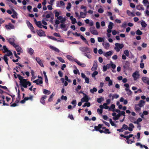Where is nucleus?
<instances>
[{
    "mask_svg": "<svg viewBox=\"0 0 149 149\" xmlns=\"http://www.w3.org/2000/svg\"><path fill=\"white\" fill-rule=\"evenodd\" d=\"M17 77L20 80L19 82L21 85L24 88H26L27 87V80L23 78V77L19 74H17Z\"/></svg>",
    "mask_w": 149,
    "mask_h": 149,
    "instance_id": "f257e3e1",
    "label": "nucleus"
},
{
    "mask_svg": "<svg viewBox=\"0 0 149 149\" xmlns=\"http://www.w3.org/2000/svg\"><path fill=\"white\" fill-rule=\"evenodd\" d=\"M116 47L114 49L116 52H119L120 51V49H122L124 47V45L123 44H120L119 43H116L115 44Z\"/></svg>",
    "mask_w": 149,
    "mask_h": 149,
    "instance_id": "f03ea898",
    "label": "nucleus"
},
{
    "mask_svg": "<svg viewBox=\"0 0 149 149\" xmlns=\"http://www.w3.org/2000/svg\"><path fill=\"white\" fill-rule=\"evenodd\" d=\"M124 86L126 87L125 89V90L127 92V94L129 95H131L132 94V92L129 89V85L128 84L126 83L124 85Z\"/></svg>",
    "mask_w": 149,
    "mask_h": 149,
    "instance_id": "7ed1b4c3",
    "label": "nucleus"
},
{
    "mask_svg": "<svg viewBox=\"0 0 149 149\" xmlns=\"http://www.w3.org/2000/svg\"><path fill=\"white\" fill-rule=\"evenodd\" d=\"M90 31L91 33L93 34L94 35H98V31L95 29L94 27H91L89 28Z\"/></svg>",
    "mask_w": 149,
    "mask_h": 149,
    "instance_id": "20e7f679",
    "label": "nucleus"
},
{
    "mask_svg": "<svg viewBox=\"0 0 149 149\" xmlns=\"http://www.w3.org/2000/svg\"><path fill=\"white\" fill-rule=\"evenodd\" d=\"M79 49L81 51L85 53H89L90 52L89 48L87 47H81L79 48Z\"/></svg>",
    "mask_w": 149,
    "mask_h": 149,
    "instance_id": "39448f33",
    "label": "nucleus"
},
{
    "mask_svg": "<svg viewBox=\"0 0 149 149\" xmlns=\"http://www.w3.org/2000/svg\"><path fill=\"white\" fill-rule=\"evenodd\" d=\"M132 76L134 78V80H136L138 79L139 77V72L137 71H136L134 73H133Z\"/></svg>",
    "mask_w": 149,
    "mask_h": 149,
    "instance_id": "423d86ee",
    "label": "nucleus"
},
{
    "mask_svg": "<svg viewBox=\"0 0 149 149\" xmlns=\"http://www.w3.org/2000/svg\"><path fill=\"white\" fill-rule=\"evenodd\" d=\"M27 24L28 27L29 28L31 31L33 33H35V32L34 31V28L32 24L29 21H28L27 22Z\"/></svg>",
    "mask_w": 149,
    "mask_h": 149,
    "instance_id": "0eeeda50",
    "label": "nucleus"
},
{
    "mask_svg": "<svg viewBox=\"0 0 149 149\" xmlns=\"http://www.w3.org/2000/svg\"><path fill=\"white\" fill-rule=\"evenodd\" d=\"M113 24L112 22H110L109 23L108 25V28L107 30V33H110L111 32V29L113 28Z\"/></svg>",
    "mask_w": 149,
    "mask_h": 149,
    "instance_id": "6e6552de",
    "label": "nucleus"
},
{
    "mask_svg": "<svg viewBox=\"0 0 149 149\" xmlns=\"http://www.w3.org/2000/svg\"><path fill=\"white\" fill-rule=\"evenodd\" d=\"M5 27L7 29L10 30L11 29H14L15 28L14 26L10 23H9L8 24H6Z\"/></svg>",
    "mask_w": 149,
    "mask_h": 149,
    "instance_id": "1a4fd4ad",
    "label": "nucleus"
},
{
    "mask_svg": "<svg viewBox=\"0 0 149 149\" xmlns=\"http://www.w3.org/2000/svg\"><path fill=\"white\" fill-rule=\"evenodd\" d=\"M36 32L38 35L40 37L42 36H46L45 32L42 30H37Z\"/></svg>",
    "mask_w": 149,
    "mask_h": 149,
    "instance_id": "9d476101",
    "label": "nucleus"
},
{
    "mask_svg": "<svg viewBox=\"0 0 149 149\" xmlns=\"http://www.w3.org/2000/svg\"><path fill=\"white\" fill-rule=\"evenodd\" d=\"M97 61H94L93 66L91 68V70L93 71H95L97 70Z\"/></svg>",
    "mask_w": 149,
    "mask_h": 149,
    "instance_id": "9b49d317",
    "label": "nucleus"
},
{
    "mask_svg": "<svg viewBox=\"0 0 149 149\" xmlns=\"http://www.w3.org/2000/svg\"><path fill=\"white\" fill-rule=\"evenodd\" d=\"M84 95V97L81 99V101L83 102H88L89 100L88 96L86 94Z\"/></svg>",
    "mask_w": 149,
    "mask_h": 149,
    "instance_id": "f8f14e48",
    "label": "nucleus"
},
{
    "mask_svg": "<svg viewBox=\"0 0 149 149\" xmlns=\"http://www.w3.org/2000/svg\"><path fill=\"white\" fill-rule=\"evenodd\" d=\"M74 61L77 63L78 65L81 67H85L86 66V65L84 63H81L80 62L78 61L77 59H74Z\"/></svg>",
    "mask_w": 149,
    "mask_h": 149,
    "instance_id": "ddd939ff",
    "label": "nucleus"
},
{
    "mask_svg": "<svg viewBox=\"0 0 149 149\" xmlns=\"http://www.w3.org/2000/svg\"><path fill=\"white\" fill-rule=\"evenodd\" d=\"M15 40L13 38H10L8 40L9 43L13 46L15 45V44L14 43Z\"/></svg>",
    "mask_w": 149,
    "mask_h": 149,
    "instance_id": "4468645a",
    "label": "nucleus"
},
{
    "mask_svg": "<svg viewBox=\"0 0 149 149\" xmlns=\"http://www.w3.org/2000/svg\"><path fill=\"white\" fill-rule=\"evenodd\" d=\"M47 97V96L44 95L41 98L40 100V102L43 104L44 105L45 104V99H46Z\"/></svg>",
    "mask_w": 149,
    "mask_h": 149,
    "instance_id": "2eb2a0df",
    "label": "nucleus"
},
{
    "mask_svg": "<svg viewBox=\"0 0 149 149\" xmlns=\"http://www.w3.org/2000/svg\"><path fill=\"white\" fill-rule=\"evenodd\" d=\"M36 60L38 63L42 67H44V66L42 63V62L40 59L38 57H36Z\"/></svg>",
    "mask_w": 149,
    "mask_h": 149,
    "instance_id": "dca6fc26",
    "label": "nucleus"
},
{
    "mask_svg": "<svg viewBox=\"0 0 149 149\" xmlns=\"http://www.w3.org/2000/svg\"><path fill=\"white\" fill-rule=\"evenodd\" d=\"M142 79L144 83H146L148 85H149V79L147 77H142Z\"/></svg>",
    "mask_w": 149,
    "mask_h": 149,
    "instance_id": "f3484780",
    "label": "nucleus"
},
{
    "mask_svg": "<svg viewBox=\"0 0 149 149\" xmlns=\"http://www.w3.org/2000/svg\"><path fill=\"white\" fill-rule=\"evenodd\" d=\"M136 8L138 10H144V8L143 6L142 5L139 4L137 5L136 6Z\"/></svg>",
    "mask_w": 149,
    "mask_h": 149,
    "instance_id": "a211bd4d",
    "label": "nucleus"
},
{
    "mask_svg": "<svg viewBox=\"0 0 149 149\" xmlns=\"http://www.w3.org/2000/svg\"><path fill=\"white\" fill-rule=\"evenodd\" d=\"M33 82L36 83L37 85H40L43 83V81L42 80H39V79H37L33 81Z\"/></svg>",
    "mask_w": 149,
    "mask_h": 149,
    "instance_id": "6ab92c4d",
    "label": "nucleus"
},
{
    "mask_svg": "<svg viewBox=\"0 0 149 149\" xmlns=\"http://www.w3.org/2000/svg\"><path fill=\"white\" fill-rule=\"evenodd\" d=\"M49 47L50 48V49H52V50L55 51L56 52L59 53L60 52L59 50L57 48H56V47H55L52 45L49 46Z\"/></svg>",
    "mask_w": 149,
    "mask_h": 149,
    "instance_id": "aec40b11",
    "label": "nucleus"
},
{
    "mask_svg": "<svg viewBox=\"0 0 149 149\" xmlns=\"http://www.w3.org/2000/svg\"><path fill=\"white\" fill-rule=\"evenodd\" d=\"M15 47L16 50L17 52H22L21 50H22L21 47L18 45H16V44L15 46H13Z\"/></svg>",
    "mask_w": 149,
    "mask_h": 149,
    "instance_id": "412c9836",
    "label": "nucleus"
},
{
    "mask_svg": "<svg viewBox=\"0 0 149 149\" xmlns=\"http://www.w3.org/2000/svg\"><path fill=\"white\" fill-rule=\"evenodd\" d=\"M113 52L112 51L107 52L106 53L104 54V56L106 57L110 56L113 54Z\"/></svg>",
    "mask_w": 149,
    "mask_h": 149,
    "instance_id": "4be33fe9",
    "label": "nucleus"
},
{
    "mask_svg": "<svg viewBox=\"0 0 149 149\" xmlns=\"http://www.w3.org/2000/svg\"><path fill=\"white\" fill-rule=\"evenodd\" d=\"M102 45L104 46V48L107 49H109V48L110 46L109 43L106 42H103L102 43Z\"/></svg>",
    "mask_w": 149,
    "mask_h": 149,
    "instance_id": "5701e85b",
    "label": "nucleus"
},
{
    "mask_svg": "<svg viewBox=\"0 0 149 149\" xmlns=\"http://www.w3.org/2000/svg\"><path fill=\"white\" fill-rule=\"evenodd\" d=\"M141 107H140L137 104H136L135 106V110L136 112L140 111L141 110Z\"/></svg>",
    "mask_w": 149,
    "mask_h": 149,
    "instance_id": "b1692460",
    "label": "nucleus"
},
{
    "mask_svg": "<svg viewBox=\"0 0 149 149\" xmlns=\"http://www.w3.org/2000/svg\"><path fill=\"white\" fill-rule=\"evenodd\" d=\"M145 102L144 101L141 100H140L139 103L137 104L140 107H142L144 106Z\"/></svg>",
    "mask_w": 149,
    "mask_h": 149,
    "instance_id": "393cba45",
    "label": "nucleus"
},
{
    "mask_svg": "<svg viewBox=\"0 0 149 149\" xmlns=\"http://www.w3.org/2000/svg\"><path fill=\"white\" fill-rule=\"evenodd\" d=\"M87 14V13H83L82 12H80V17H81L82 18H84L86 17V16Z\"/></svg>",
    "mask_w": 149,
    "mask_h": 149,
    "instance_id": "a878e982",
    "label": "nucleus"
},
{
    "mask_svg": "<svg viewBox=\"0 0 149 149\" xmlns=\"http://www.w3.org/2000/svg\"><path fill=\"white\" fill-rule=\"evenodd\" d=\"M3 49H1V50L3 51L4 50V51L3 52V53H5L8 51V49L7 48L6 46L4 45L3 46Z\"/></svg>",
    "mask_w": 149,
    "mask_h": 149,
    "instance_id": "bb28decb",
    "label": "nucleus"
},
{
    "mask_svg": "<svg viewBox=\"0 0 149 149\" xmlns=\"http://www.w3.org/2000/svg\"><path fill=\"white\" fill-rule=\"evenodd\" d=\"M27 51L28 53L31 55H32L34 52L33 50L31 48L28 49Z\"/></svg>",
    "mask_w": 149,
    "mask_h": 149,
    "instance_id": "cd10ccee",
    "label": "nucleus"
},
{
    "mask_svg": "<svg viewBox=\"0 0 149 149\" xmlns=\"http://www.w3.org/2000/svg\"><path fill=\"white\" fill-rule=\"evenodd\" d=\"M115 106L114 104H112L111 105L110 107L109 108V111H111L112 110V109H113L112 111H115L114 108H115Z\"/></svg>",
    "mask_w": 149,
    "mask_h": 149,
    "instance_id": "c85d7f7f",
    "label": "nucleus"
},
{
    "mask_svg": "<svg viewBox=\"0 0 149 149\" xmlns=\"http://www.w3.org/2000/svg\"><path fill=\"white\" fill-rule=\"evenodd\" d=\"M43 93L45 94L49 95L50 94L51 92L49 91L46 89H44Z\"/></svg>",
    "mask_w": 149,
    "mask_h": 149,
    "instance_id": "c756f323",
    "label": "nucleus"
},
{
    "mask_svg": "<svg viewBox=\"0 0 149 149\" xmlns=\"http://www.w3.org/2000/svg\"><path fill=\"white\" fill-rule=\"evenodd\" d=\"M47 37H48V38L49 39H52L54 40H55V41H57L58 42H61L62 41H60V40H57V39L55 38H54V37H53V36H47Z\"/></svg>",
    "mask_w": 149,
    "mask_h": 149,
    "instance_id": "7c9ffc66",
    "label": "nucleus"
},
{
    "mask_svg": "<svg viewBox=\"0 0 149 149\" xmlns=\"http://www.w3.org/2000/svg\"><path fill=\"white\" fill-rule=\"evenodd\" d=\"M141 25L143 27L145 28L147 26V24L143 20H142L141 21Z\"/></svg>",
    "mask_w": 149,
    "mask_h": 149,
    "instance_id": "2f4dec72",
    "label": "nucleus"
},
{
    "mask_svg": "<svg viewBox=\"0 0 149 149\" xmlns=\"http://www.w3.org/2000/svg\"><path fill=\"white\" fill-rule=\"evenodd\" d=\"M135 33L137 35L140 36L142 34V32L139 29H138L136 31Z\"/></svg>",
    "mask_w": 149,
    "mask_h": 149,
    "instance_id": "473e14b6",
    "label": "nucleus"
},
{
    "mask_svg": "<svg viewBox=\"0 0 149 149\" xmlns=\"http://www.w3.org/2000/svg\"><path fill=\"white\" fill-rule=\"evenodd\" d=\"M37 26L40 28H42V24L41 21H38V23L36 24Z\"/></svg>",
    "mask_w": 149,
    "mask_h": 149,
    "instance_id": "72a5a7b5",
    "label": "nucleus"
},
{
    "mask_svg": "<svg viewBox=\"0 0 149 149\" xmlns=\"http://www.w3.org/2000/svg\"><path fill=\"white\" fill-rule=\"evenodd\" d=\"M104 100V99L102 97L100 98H97V102L99 103H101L102 101Z\"/></svg>",
    "mask_w": 149,
    "mask_h": 149,
    "instance_id": "f704fd0d",
    "label": "nucleus"
},
{
    "mask_svg": "<svg viewBox=\"0 0 149 149\" xmlns=\"http://www.w3.org/2000/svg\"><path fill=\"white\" fill-rule=\"evenodd\" d=\"M142 120V119L140 118H139L136 121H135L134 122V124H139V123L141 122Z\"/></svg>",
    "mask_w": 149,
    "mask_h": 149,
    "instance_id": "c9c22d12",
    "label": "nucleus"
},
{
    "mask_svg": "<svg viewBox=\"0 0 149 149\" xmlns=\"http://www.w3.org/2000/svg\"><path fill=\"white\" fill-rule=\"evenodd\" d=\"M55 94L54 93H52L50 96V97L48 99V101L50 102L52 101L53 97L55 95Z\"/></svg>",
    "mask_w": 149,
    "mask_h": 149,
    "instance_id": "e433bc0d",
    "label": "nucleus"
},
{
    "mask_svg": "<svg viewBox=\"0 0 149 149\" xmlns=\"http://www.w3.org/2000/svg\"><path fill=\"white\" fill-rule=\"evenodd\" d=\"M33 96L32 95H30L29 97H25V98L26 100V101L28 100H30L31 101H32L33 100Z\"/></svg>",
    "mask_w": 149,
    "mask_h": 149,
    "instance_id": "4c0bfd02",
    "label": "nucleus"
},
{
    "mask_svg": "<svg viewBox=\"0 0 149 149\" xmlns=\"http://www.w3.org/2000/svg\"><path fill=\"white\" fill-rule=\"evenodd\" d=\"M109 122H110V124H111V125L112 126H115V127H116V125L112 121V120L111 119V118L109 119Z\"/></svg>",
    "mask_w": 149,
    "mask_h": 149,
    "instance_id": "58836bf2",
    "label": "nucleus"
},
{
    "mask_svg": "<svg viewBox=\"0 0 149 149\" xmlns=\"http://www.w3.org/2000/svg\"><path fill=\"white\" fill-rule=\"evenodd\" d=\"M66 58L68 60H69L70 61H72L73 60V57L70 55H67L66 56Z\"/></svg>",
    "mask_w": 149,
    "mask_h": 149,
    "instance_id": "ea45409f",
    "label": "nucleus"
},
{
    "mask_svg": "<svg viewBox=\"0 0 149 149\" xmlns=\"http://www.w3.org/2000/svg\"><path fill=\"white\" fill-rule=\"evenodd\" d=\"M71 104L74 105L73 106V108L75 107L77 104V102L76 100H73L71 102Z\"/></svg>",
    "mask_w": 149,
    "mask_h": 149,
    "instance_id": "a19ab883",
    "label": "nucleus"
},
{
    "mask_svg": "<svg viewBox=\"0 0 149 149\" xmlns=\"http://www.w3.org/2000/svg\"><path fill=\"white\" fill-rule=\"evenodd\" d=\"M97 91V89L95 87H94L93 89H91L90 90V92L92 93H93L94 92H96Z\"/></svg>",
    "mask_w": 149,
    "mask_h": 149,
    "instance_id": "79ce46f5",
    "label": "nucleus"
},
{
    "mask_svg": "<svg viewBox=\"0 0 149 149\" xmlns=\"http://www.w3.org/2000/svg\"><path fill=\"white\" fill-rule=\"evenodd\" d=\"M11 17L13 18H17V13L15 11H14L13 12V14L11 15Z\"/></svg>",
    "mask_w": 149,
    "mask_h": 149,
    "instance_id": "37998d69",
    "label": "nucleus"
},
{
    "mask_svg": "<svg viewBox=\"0 0 149 149\" xmlns=\"http://www.w3.org/2000/svg\"><path fill=\"white\" fill-rule=\"evenodd\" d=\"M7 53L6 54H5L4 55H6V56H10L13 55V54L12 52L10 50H8V52H7Z\"/></svg>",
    "mask_w": 149,
    "mask_h": 149,
    "instance_id": "c03bdc74",
    "label": "nucleus"
},
{
    "mask_svg": "<svg viewBox=\"0 0 149 149\" xmlns=\"http://www.w3.org/2000/svg\"><path fill=\"white\" fill-rule=\"evenodd\" d=\"M57 58L61 62L65 63V61L61 57H57Z\"/></svg>",
    "mask_w": 149,
    "mask_h": 149,
    "instance_id": "a18cd8bd",
    "label": "nucleus"
},
{
    "mask_svg": "<svg viewBox=\"0 0 149 149\" xmlns=\"http://www.w3.org/2000/svg\"><path fill=\"white\" fill-rule=\"evenodd\" d=\"M97 40L98 42H104V39L101 37H98L97 38Z\"/></svg>",
    "mask_w": 149,
    "mask_h": 149,
    "instance_id": "49530a36",
    "label": "nucleus"
},
{
    "mask_svg": "<svg viewBox=\"0 0 149 149\" xmlns=\"http://www.w3.org/2000/svg\"><path fill=\"white\" fill-rule=\"evenodd\" d=\"M54 13H55V16L56 17H58L60 15L59 13L57 12L56 10H55L54 11Z\"/></svg>",
    "mask_w": 149,
    "mask_h": 149,
    "instance_id": "de8ad7c7",
    "label": "nucleus"
},
{
    "mask_svg": "<svg viewBox=\"0 0 149 149\" xmlns=\"http://www.w3.org/2000/svg\"><path fill=\"white\" fill-rule=\"evenodd\" d=\"M129 119L132 122L134 123V122L135 121V118L133 117H130L129 118Z\"/></svg>",
    "mask_w": 149,
    "mask_h": 149,
    "instance_id": "09e8293b",
    "label": "nucleus"
},
{
    "mask_svg": "<svg viewBox=\"0 0 149 149\" xmlns=\"http://www.w3.org/2000/svg\"><path fill=\"white\" fill-rule=\"evenodd\" d=\"M104 133L106 134H110L111 133V132L109 131V129H106L104 131Z\"/></svg>",
    "mask_w": 149,
    "mask_h": 149,
    "instance_id": "8fccbe9b",
    "label": "nucleus"
},
{
    "mask_svg": "<svg viewBox=\"0 0 149 149\" xmlns=\"http://www.w3.org/2000/svg\"><path fill=\"white\" fill-rule=\"evenodd\" d=\"M124 53L125 54V56H129V52L128 50H125L124 51Z\"/></svg>",
    "mask_w": 149,
    "mask_h": 149,
    "instance_id": "3c124183",
    "label": "nucleus"
},
{
    "mask_svg": "<svg viewBox=\"0 0 149 149\" xmlns=\"http://www.w3.org/2000/svg\"><path fill=\"white\" fill-rule=\"evenodd\" d=\"M127 13L129 16H130L131 15H132L133 16H135L134 15L132 12L128 10L127 11Z\"/></svg>",
    "mask_w": 149,
    "mask_h": 149,
    "instance_id": "603ef678",
    "label": "nucleus"
},
{
    "mask_svg": "<svg viewBox=\"0 0 149 149\" xmlns=\"http://www.w3.org/2000/svg\"><path fill=\"white\" fill-rule=\"evenodd\" d=\"M141 63L140 64V67L141 68H144V64L142 63L143 62V60L141 59Z\"/></svg>",
    "mask_w": 149,
    "mask_h": 149,
    "instance_id": "864d4df0",
    "label": "nucleus"
},
{
    "mask_svg": "<svg viewBox=\"0 0 149 149\" xmlns=\"http://www.w3.org/2000/svg\"><path fill=\"white\" fill-rule=\"evenodd\" d=\"M122 128L123 129L125 130H127L128 129V126L125 124H124L123 125Z\"/></svg>",
    "mask_w": 149,
    "mask_h": 149,
    "instance_id": "5fc2aeb1",
    "label": "nucleus"
},
{
    "mask_svg": "<svg viewBox=\"0 0 149 149\" xmlns=\"http://www.w3.org/2000/svg\"><path fill=\"white\" fill-rule=\"evenodd\" d=\"M98 73L97 71H95L92 74V76L93 77H95V76Z\"/></svg>",
    "mask_w": 149,
    "mask_h": 149,
    "instance_id": "6e6d98bb",
    "label": "nucleus"
},
{
    "mask_svg": "<svg viewBox=\"0 0 149 149\" xmlns=\"http://www.w3.org/2000/svg\"><path fill=\"white\" fill-rule=\"evenodd\" d=\"M136 146H139L141 148H143V145H142L140 143H137L136 144Z\"/></svg>",
    "mask_w": 149,
    "mask_h": 149,
    "instance_id": "4d7b16f0",
    "label": "nucleus"
},
{
    "mask_svg": "<svg viewBox=\"0 0 149 149\" xmlns=\"http://www.w3.org/2000/svg\"><path fill=\"white\" fill-rule=\"evenodd\" d=\"M60 22L58 20L56 19L55 20V25H57L55 26L56 27H58V25L60 24Z\"/></svg>",
    "mask_w": 149,
    "mask_h": 149,
    "instance_id": "13d9d810",
    "label": "nucleus"
},
{
    "mask_svg": "<svg viewBox=\"0 0 149 149\" xmlns=\"http://www.w3.org/2000/svg\"><path fill=\"white\" fill-rule=\"evenodd\" d=\"M107 103H104L103 104L104 108L106 109H109V107L107 105Z\"/></svg>",
    "mask_w": 149,
    "mask_h": 149,
    "instance_id": "bf43d9fd",
    "label": "nucleus"
},
{
    "mask_svg": "<svg viewBox=\"0 0 149 149\" xmlns=\"http://www.w3.org/2000/svg\"><path fill=\"white\" fill-rule=\"evenodd\" d=\"M84 55L89 59H90L91 58V56L90 54L88 55L86 53H84Z\"/></svg>",
    "mask_w": 149,
    "mask_h": 149,
    "instance_id": "052dcab7",
    "label": "nucleus"
},
{
    "mask_svg": "<svg viewBox=\"0 0 149 149\" xmlns=\"http://www.w3.org/2000/svg\"><path fill=\"white\" fill-rule=\"evenodd\" d=\"M119 95L118 94H114L112 96V99L113 100L114 98H117L119 97Z\"/></svg>",
    "mask_w": 149,
    "mask_h": 149,
    "instance_id": "680f3d73",
    "label": "nucleus"
},
{
    "mask_svg": "<svg viewBox=\"0 0 149 149\" xmlns=\"http://www.w3.org/2000/svg\"><path fill=\"white\" fill-rule=\"evenodd\" d=\"M96 27L97 29H99L100 27V24L99 22H97L96 23Z\"/></svg>",
    "mask_w": 149,
    "mask_h": 149,
    "instance_id": "e2e57ef3",
    "label": "nucleus"
},
{
    "mask_svg": "<svg viewBox=\"0 0 149 149\" xmlns=\"http://www.w3.org/2000/svg\"><path fill=\"white\" fill-rule=\"evenodd\" d=\"M71 6V4L70 3H68V6L66 7V9L67 10H69L70 9Z\"/></svg>",
    "mask_w": 149,
    "mask_h": 149,
    "instance_id": "0e129e2a",
    "label": "nucleus"
},
{
    "mask_svg": "<svg viewBox=\"0 0 149 149\" xmlns=\"http://www.w3.org/2000/svg\"><path fill=\"white\" fill-rule=\"evenodd\" d=\"M65 18H63H63H62L60 20V22L62 24H64V22H65Z\"/></svg>",
    "mask_w": 149,
    "mask_h": 149,
    "instance_id": "69168bd1",
    "label": "nucleus"
},
{
    "mask_svg": "<svg viewBox=\"0 0 149 149\" xmlns=\"http://www.w3.org/2000/svg\"><path fill=\"white\" fill-rule=\"evenodd\" d=\"M66 25L64 24H62L60 25V27L61 29H64L66 27Z\"/></svg>",
    "mask_w": 149,
    "mask_h": 149,
    "instance_id": "338daca9",
    "label": "nucleus"
},
{
    "mask_svg": "<svg viewBox=\"0 0 149 149\" xmlns=\"http://www.w3.org/2000/svg\"><path fill=\"white\" fill-rule=\"evenodd\" d=\"M98 12L100 13H102L104 12V10L102 8H100L98 10Z\"/></svg>",
    "mask_w": 149,
    "mask_h": 149,
    "instance_id": "774afa93",
    "label": "nucleus"
}]
</instances>
